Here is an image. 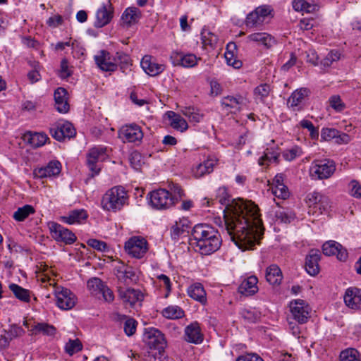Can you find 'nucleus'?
Listing matches in <instances>:
<instances>
[{"label": "nucleus", "mask_w": 361, "mask_h": 361, "mask_svg": "<svg viewBox=\"0 0 361 361\" xmlns=\"http://www.w3.org/2000/svg\"><path fill=\"white\" fill-rule=\"evenodd\" d=\"M216 202L225 205L224 224L231 240L242 250L252 249L264 231L258 206L240 198L230 201L225 187L217 190L216 199L211 202Z\"/></svg>", "instance_id": "f257e3e1"}, {"label": "nucleus", "mask_w": 361, "mask_h": 361, "mask_svg": "<svg viewBox=\"0 0 361 361\" xmlns=\"http://www.w3.org/2000/svg\"><path fill=\"white\" fill-rule=\"evenodd\" d=\"M191 235L196 248L202 255H207L217 251L221 245V239L216 229L207 224L195 225Z\"/></svg>", "instance_id": "f03ea898"}, {"label": "nucleus", "mask_w": 361, "mask_h": 361, "mask_svg": "<svg viewBox=\"0 0 361 361\" xmlns=\"http://www.w3.org/2000/svg\"><path fill=\"white\" fill-rule=\"evenodd\" d=\"M128 200L126 190L122 186H115L108 190L103 195L101 204L106 211L120 210Z\"/></svg>", "instance_id": "7ed1b4c3"}, {"label": "nucleus", "mask_w": 361, "mask_h": 361, "mask_svg": "<svg viewBox=\"0 0 361 361\" xmlns=\"http://www.w3.org/2000/svg\"><path fill=\"white\" fill-rule=\"evenodd\" d=\"M54 295L56 306L62 310L73 309L78 301L76 295L68 288L54 284Z\"/></svg>", "instance_id": "20e7f679"}, {"label": "nucleus", "mask_w": 361, "mask_h": 361, "mask_svg": "<svg viewBox=\"0 0 361 361\" xmlns=\"http://www.w3.org/2000/svg\"><path fill=\"white\" fill-rule=\"evenodd\" d=\"M150 205L156 209H167L176 204V197L165 189H158L149 193Z\"/></svg>", "instance_id": "39448f33"}, {"label": "nucleus", "mask_w": 361, "mask_h": 361, "mask_svg": "<svg viewBox=\"0 0 361 361\" xmlns=\"http://www.w3.org/2000/svg\"><path fill=\"white\" fill-rule=\"evenodd\" d=\"M336 171L334 161L330 159L315 160L310 167V175L314 179H326Z\"/></svg>", "instance_id": "423d86ee"}, {"label": "nucleus", "mask_w": 361, "mask_h": 361, "mask_svg": "<svg viewBox=\"0 0 361 361\" xmlns=\"http://www.w3.org/2000/svg\"><path fill=\"white\" fill-rule=\"evenodd\" d=\"M107 157L106 148L104 147L97 146L89 150L87 154V164L92 176L99 174L101 169L99 163L104 161Z\"/></svg>", "instance_id": "0eeeda50"}, {"label": "nucleus", "mask_w": 361, "mask_h": 361, "mask_svg": "<svg viewBox=\"0 0 361 361\" xmlns=\"http://www.w3.org/2000/svg\"><path fill=\"white\" fill-rule=\"evenodd\" d=\"M125 250L132 257L141 259L148 250V244L144 238L133 236L126 242Z\"/></svg>", "instance_id": "6e6552de"}, {"label": "nucleus", "mask_w": 361, "mask_h": 361, "mask_svg": "<svg viewBox=\"0 0 361 361\" xmlns=\"http://www.w3.org/2000/svg\"><path fill=\"white\" fill-rule=\"evenodd\" d=\"M87 288L90 293L94 296L102 295L106 302H112L114 300L113 291L100 279L94 277L88 280Z\"/></svg>", "instance_id": "1a4fd4ad"}, {"label": "nucleus", "mask_w": 361, "mask_h": 361, "mask_svg": "<svg viewBox=\"0 0 361 361\" xmlns=\"http://www.w3.org/2000/svg\"><path fill=\"white\" fill-rule=\"evenodd\" d=\"M49 228L51 237L57 242L71 245L76 241L77 238L72 231L57 223L50 222Z\"/></svg>", "instance_id": "9d476101"}, {"label": "nucleus", "mask_w": 361, "mask_h": 361, "mask_svg": "<svg viewBox=\"0 0 361 361\" xmlns=\"http://www.w3.org/2000/svg\"><path fill=\"white\" fill-rule=\"evenodd\" d=\"M290 311L292 317L299 324H305L310 317V307L302 300H295L290 302Z\"/></svg>", "instance_id": "9b49d317"}, {"label": "nucleus", "mask_w": 361, "mask_h": 361, "mask_svg": "<svg viewBox=\"0 0 361 361\" xmlns=\"http://www.w3.org/2000/svg\"><path fill=\"white\" fill-rule=\"evenodd\" d=\"M118 137L123 142L140 143L143 137V132L140 126L131 123L119 129Z\"/></svg>", "instance_id": "f8f14e48"}, {"label": "nucleus", "mask_w": 361, "mask_h": 361, "mask_svg": "<svg viewBox=\"0 0 361 361\" xmlns=\"http://www.w3.org/2000/svg\"><path fill=\"white\" fill-rule=\"evenodd\" d=\"M97 66L102 71L114 72L117 70L116 58L106 50H100L94 55Z\"/></svg>", "instance_id": "ddd939ff"}, {"label": "nucleus", "mask_w": 361, "mask_h": 361, "mask_svg": "<svg viewBox=\"0 0 361 361\" xmlns=\"http://www.w3.org/2000/svg\"><path fill=\"white\" fill-rule=\"evenodd\" d=\"M221 104L226 111L231 114H236L247 106V99L239 94L228 95L222 98Z\"/></svg>", "instance_id": "4468645a"}, {"label": "nucleus", "mask_w": 361, "mask_h": 361, "mask_svg": "<svg viewBox=\"0 0 361 361\" xmlns=\"http://www.w3.org/2000/svg\"><path fill=\"white\" fill-rule=\"evenodd\" d=\"M114 16V8L110 0L103 3L97 9L95 14V20L94 26L97 28H101L108 25Z\"/></svg>", "instance_id": "2eb2a0df"}, {"label": "nucleus", "mask_w": 361, "mask_h": 361, "mask_svg": "<svg viewBox=\"0 0 361 361\" xmlns=\"http://www.w3.org/2000/svg\"><path fill=\"white\" fill-rule=\"evenodd\" d=\"M118 298L125 305L135 306L137 302L140 303L144 299V295L141 290L131 288H119L118 289Z\"/></svg>", "instance_id": "dca6fc26"}, {"label": "nucleus", "mask_w": 361, "mask_h": 361, "mask_svg": "<svg viewBox=\"0 0 361 361\" xmlns=\"http://www.w3.org/2000/svg\"><path fill=\"white\" fill-rule=\"evenodd\" d=\"M144 341L150 348L154 349H164L166 345L164 335L157 329H146L144 334Z\"/></svg>", "instance_id": "f3484780"}, {"label": "nucleus", "mask_w": 361, "mask_h": 361, "mask_svg": "<svg viewBox=\"0 0 361 361\" xmlns=\"http://www.w3.org/2000/svg\"><path fill=\"white\" fill-rule=\"evenodd\" d=\"M61 171V164L57 160L50 161L45 166L35 168L33 171L36 178H54Z\"/></svg>", "instance_id": "a211bd4d"}, {"label": "nucleus", "mask_w": 361, "mask_h": 361, "mask_svg": "<svg viewBox=\"0 0 361 361\" xmlns=\"http://www.w3.org/2000/svg\"><path fill=\"white\" fill-rule=\"evenodd\" d=\"M51 136L58 141H63L66 138L70 139L75 135L73 126L68 122L59 123L50 128Z\"/></svg>", "instance_id": "6ab92c4d"}, {"label": "nucleus", "mask_w": 361, "mask_h": 361, "mask_svg": "<svg viewBox=\"0 0 361 361\" xmlns=\"http://www.w3.org/2000/svg\"><path fill=\"white\" fill-rule=\"evenodd\" d=\"M140 65L143 71L150 76H157L165 70V65L157 62L156 59L150 55L142 57Z\"/></svg>", "instance_id": "aec40b11"}, {"label": "nucleus", "mask_w": 361, "mask_h": 361, "mask_svg": "<svg viewBox=\"0 0 361 361\" xmlns=\"http://www.w3.org/2000/svg\"><path fill=\"white\" fill-rule=\"evenodd\" d=\"M322 252L327 256L336 255L340 261H345L348 258L346 249L334 240H329L324 243Z\"/></svg>", "instance_id": "412c9836"}, {"label": "nucleus", "mask_w": 361, "mask_h": 361, "mask_svg": "<svg viewBox=\"0 0 361 361\" xmlns=\"http://www.w3.org/2000/svg\"><path fill=\"white\" fill-rule=\"evenodd\" d=\"M343 300L345 305L353 310L361 308V289L350 287L346 289Z\"/></svg>", "instance_id": "4be33fe9"}, {"label": "nucleus", "mask_w": 361, "mask_h": 361, "mask_svg": "<svg viewBox=\"0 0 361 361\" xmlns=\"http://www.w3.org/2000/svg\"><path fill=\"white\" fill-rule=\"evenodd\" d=\"M321 253L319 250H311L305 259V270L311 276H316L319 272V261Z\"/></svg>", "instance_id": "5701e85b"}, {"label": "nucleus", "mask_w": 361, "mask_h": 361, "mask_svg": "<svg viewBox=\"0 0 361 361\" xmlns=\"http://www.w3.org/2000/svg\"><path fill=\"white\" fill-rule=\"evenodd\" d=\"M185 340L192 343L199 344L203 341V334L197 322L188 325L185 329Z\"/></svg>", "instance_id": "b1692460"}, {"label": "nucleus", "mask_w": 361, "mask_h": 361, "mask_svg": "<svg viewBox=\"0 0 361 361\" xmlns=\"http://www.w3.org/2000/svg\"><path fill=\"white\" fill-rule=\"evenodd\" d=\"M258 279L255 276H250L243 281L238 287V292L244 295H253L258 292Z\"/></svg>", "instance_id": "393cba45"}, {"label": "nucleus", "mask_w": 361, "mask_h": 361, "mask_svg": "<svg viewBox=\"0 0 361 361\" xmlns=\"http://www.w3.org/2000/svg\"><path fill=\"white\" fill-rule=\"evenodd\" d=\"M191 227L190 221L185 217L180 218L172 225L170 232L173 239H178L185 233H188Z\"/></svg>", "instance_id": "a878e982"}, {"label": "nucleus", "mask_w": 361, "mask_h": 361, "mask_svg": "<svg viewBox=\"0 0 361 361\" xmlns=\"http://www.w3.org/2000/svg\"><path fill=\"white\" fill-rule=\"evenodd\" d=\"M67 92L63 87L57 88L54 92L55 106L56 110L62 114L67 113L69 110V104L67 100Z\"/></svg>", "instance_id": "bb28decb"}, {"label": "nucleus", "mask_w": 361, "mask_h": 361, "mask_svg": "<svg viewBox=\"0 0 361 361\" xmlns=\"http://www.w3.org/2000/svg\"><path fill=\"white\" fill-rule=\"evenodd\" d=\"M187 293L192 299L198 301L202 305L206 304L207 294L202 283H195L190 285L188 288Z\"/></svg>", "instance_id": "cd10ccee"}, {"label": "nucleus", "mask_w": 361, "mask_h": 361, "mask_svg": "<svg viewBox=\"0 0 361 361\" xmlns=\"http://www.w3.org/2000/svg\"><path fill=\"white\" fill-rule=\"evenodd\" d=\"M23 139L32 147L37 148L44 145L49 140L47 134L44 133H27L24 135Z\"/></svg>", "instance_id": "c85d7f7f"}, {"label": "nucleus", "mask_w": 361, "mask_h": 361, "mask_svg": "<svg viewBox=\"0 0 361 361\" xmlns=\"http://www.w3.org/2000/svg\"><path fill=\"white\" fill-rule=\"evenodd\" d=\"M87 216V212L83 209H80L71 211L67 215L62 216L61 219L68 224H79L85 221Z\"/></svg>", "instance_id": "c756f323"}, {"label": "nucleus", "mask_w": 361, "mask_h": 361, "mask_svg": "<svg viewBox=\"0 0 361 361\" xmlns=\"http://www.w3.org/2000/svg\"><path fill=\"white\" fill-rule=\"evenodd\" d=\"M310 91L307 88H300L294 91L289 97L287 104L288 107L293 110L299 109L300 104L304 99L308 95Z\"/></svg>", "instance_id": "7c9ffc66"}, {"label": "nucleus", "mask_w": 361, "mask_h": 361, "mask_svg": "<svg viewBox=\"0 0 361 361\" xmlns=\"http://www.w3.org/2000/svg\"><path fill=\"white\" fill-rule=\"evenodd\" d=\"M172 57H174L177 61L178 65H180L185 68H192L197 64L198 60L200 58H197L195 54H183L182 53H173Z\"/></svg>", "instance_id": "2f4dec72"}, {"label": "nucleus", "mask_w": 361, "mask_h": 361, "mask_svg": "<svg viewBox=\"0 0 361 361\" xmlns=\"http://www.w3.org/2000/svg\"><path fill=\"white\" fill-rule=\"evenodd\" d=\"M280 152L277 147L267 148L264 154L258 159L259 166H267L271 163H278Z\"/></svg>", "instance_id": "473e14b6"}, {"label": "nucleus", "mask_w": 361, "mask_h": 361, "mask_svg": "<svg viewBox=\"0 0 361 361\" xmlns=\"http://www.w3.org/2000/svg\"><path fill=\"white\" fill-rule=\"evenodd\" d=\"M141 17V11L136 7H129L125 10L121 16L123 23L130 26L138 22Z\"/></svg>", "instance_id": "72a5a7b5"}, {"label": "nucleus", "mask_w": 361, "mask_h": 361, "mask_svg": "<svg viewBox=\"0 0 361 361\" xmlns=\"http://www.w3.org/2000/svg\"><path fill=\"white\" fill-rule=\"evenodd\" d=\"M247 38L250 41L264 45L267 48L271 47L276 44L275 39L266 32H256L250 35Z\"/></svg>", "instance_id": "f704fd0d"}, {"label": "nucleus", "mask_w": 361, "mask_h": 361, "mask_svg": "<svg viewBox=\"0 0 361 361\" xmlns=\"http://www.w3.org/2000/svg\"><path fill=\"white\" fill-rule=\"evenodd\" d=\"M283 275L280 268L276 264H271L267 268L266 279L271 285H279Z\"/></svg>", "instance_id": "c9c22d12"}, {"label": "nucleus", "mask_w": 361, "mask_h": 361, "mask_svg": "<svg viewBox=\"0 0 361 361\" xmlns=\"http://www.w3.org/2000/svg\"><path fill=\"white\" fill-rule=\"evenodd\" d=\"M117 277L126 284L135 282L137 279L134 269L128 266H123L117 270Z\"/></svg>", "instance_id": "e433bc0d"}, {"label": "nucleus", "mask_w": 361, "mask_h": 361, "mask_svg": "<svg viewBox=\"0 0 361 361\" xmlns=\"http://www.w3.org/2000/svg\"><path fill=\"white\" fill-rule=\"evenodd\" d=\"M166 115L171 121L170 125L173 128L181 132H183L188 129V123L179 114L169 111L166 113Z\"/></svg>", "instance_id": "4c0bfd02"}, {"label": "nucleus", "mask_w": 361, "mask_h": 361, "mask_svg": "<svg viewBox=\"0 0 361 361\" xmlns=\"http://www.w3.org/2000/svg\"><path fill=\"white\" fill-rule=\"evenodd\" d=\"M214 161L212 159L204 161L192 169V174L196 178H200L213 171Z\"/></svg>", "instance_id": "58836bf2"}, {"label": "nucleus", "mask_w": 361, "mask_h": 361, "mask_svg": "<svg viewBox=\"0 0 361 361\" xmlns=\"http://www.w3.org/2000/svg\"><path fill=\"white\" fill-rule=\"evenodd\" d=\"M293 7L296 11L312 13L317 9V5L312 0H293Z\"/></svg>", "instance_id": "ea45409f"}, {"label": "nucleus", "mask_w": 361, "mask_h": 361, "mask_svg": "<svg viewBox=\"0 0 361 361\" xmlns=\"http://www.w3.org/2000/svg\"><path fill=\"white\" fill-rule=\"evenodd\" d=\"M9 289L18 300L25 302H28L30 301V291L29 290L23 288L16 283H11L9 285Z\"/></svg>", "instance_id": "a19ab883"}, {"label": "nucleus", "mask_w": 361, "mask_h": 361, "mask_svg": "<svg viewBox=\"0 0 361 361\" xmlns=\"http://www.w3.org/2000/svg\"><path fill=\"white\" fill-rule=\"evenodd\" d=\"M181 113L186 116L191 123H197L201 121L203 114L198 109L192 106H185L181 109Z\"/></svg>", "instance_id": "79ce46f5"}, {"label": "nucleus", "mask_w": 361, "mask_h": 361, "mask_svg": "<svg viewBox=\"0 0 361 361\" xmlns=\"http://www.w3.org/2000/svg\"><path fill=\"white\" fill-rule=\"evenodd\" d=\"M35 212L34 207L30 204H25L19 207L13 214V218L17 221H23L30 214Z\"/></svg>", "instance_id": "37998d69"}, {"label": "nucleus", "mask_w": 361, "mask_h": 361, "mask_svg": "<svg viewBox=\"0 0 361 361\" xmlns=\"http://www.w3.org/2000/svg\"><path fill=\"white\" fill-rule=\"evenodd\" d=\"M162 315L170 319H176L184 316V311L177 305H170L161 312Z\"/></svg>", "instance_id": "c03bdc74"}, {"label": "nucleus", "mask_w": 361, "mask_h": 361, "mask_svg": "<svg viewBox=\"0 0 361 361\" xmlns=\"http://www.w3.org/2000/svg\"><path fill=\"white\" fill-rule=\"evenodd\" d=\"M201 35L202 44L205 47H210L212 48L218 43V36L207 29H203Z\"/></svg>", "instance_id": "a18cd8bd"}, {"label": "nucleus", "mask_w": 361, "mask_h": 361, "mask_svg": "<svg viewBox=\"0 0 361 361\" xmlns=\"http://www.w3.org/2000/svg\"><path fill=\"white\" fill-rule=\"evenodd\" d=\"M325 195L321 194L319 192L314 191L310 192L307 196V202L309 204L310 210L309 213L314 214L315 206H317L319 202L323 199Z\"/></svg>", "instance_id": "49530a36"}, {"label": "nucleus", "mask_w": 361, "mask_h": 361, "mask_svg": "<svg viewBox=\"0 0 361 361\" xmlns=\"http://www.w3.org/2000/svg\"><path fill=\"white\" fill-rule=\"evenodd\" d=\"M33 334L42 333L47 336H53L56 333V329L47 323H37L31 329Z\"/></svg>", "instance_id": "de8ad7c7"}, {"label": "nucleus", "mask_w": 361, "mask_h": 361, "mask_svg": "<svg viewBox=\"0 0 361 361\" xmlns=\"http://www.w3.org/2000/svg\"><path fill=\"white\" fill-rule=\"evenodd\" d=\"M235 47V43H230L227 45V51L225 53V59L228 66H233L234 68H240L242 66V61L238 60L233 53L228 50V49Z\"/></svg>", "instance_id": "09e8293b"}, {"label": "nucleus", "mask_w": 361, "mask_h": 361, "mask_svg": "<svg viewBox=\"0 0 361 361\" xmlns=\"http://www.w3.org/2000/svg\"><path fill=\"white\" fill-rule=\"evenodd\" d=\"M340 361H360V355L356 349L348 348L340 353Z\"/></svg>", "instance_id": "8fccbe9b"}, {"label": "nucleus", "mask_w": 361, "mask_h": 361, "mask_svg": "<svg viewBox=\"0 0 361 361\" xmlns=\"http://www.w3.org/2000/svg\"><path fill=\"white\" fill-rule=\"evenodd\" d=\"M275 217L276 220L280 221L281 223L287 224L295 219V214L288 209L280 208L275 212Z\"/></svg>", "instance_id": "3c124183"}, {"label": "nucleus", "mask_w": 361, "mask_h": 361, "mask_svg": "<svg viewBox=\"0 0 361 361\" xmlns=\"http://www.w3.org/2000/svg\"><path fill=\"white\" fill-rule=\"evenodd\" d=\"M270 92L271 87L268 84L264 83L258 85L254 90L255 99L263 102L269 96Z\"/></svg>", "instance_id": "603ef678"}, {"label": "nucleus", "mask_w": 361, "mask_h": 361, "mask_svg": "<svg viewBox=\"0 0 361 361\" xmlns=\"http://www.w3.org/2000/svg\"><path fill=\"white\" fill-rule=\"evenodd\" d=\"M116 58L117 66L119 64L120 68L123 72L131 66L130 59L128 55L123 52H116L114 56Z\"/></svg>", "instance_id": "864d4df0"}, {"label": "nucleus", "mask_w": 361, "mask_h": 361, "mask_svg": "<svg viewBox=\"0 0 361 361\" xmlns=\"http://www.w3.org/2000/svg\"><path fill=\"white\" fill-rule=\"evenodd\" d=\"M82 348V343L78 338L74 340L70 339L65 345V350L70 355H73V354L80 351Z\"/></svg>", "instance_id": "5fc2aeb1"}, {"label": "nucleus", "mask_w": 361, "mask_h": 361, "mask_svg": "<svg viewBox=\"0 0 361 361\" xmlns=\"http://www.w3.org/2000/svg\"><path fill=\"white\" fill-rule=\"evenodd\" d=\"M271 193L277 198L286 200L290 195L287 186L283 184L281 186H270Z\"/></svg>", "instance_id": "6e6d98bb"}, {"label": "nucleus", "mask_w": 361, "mask_h": 361, "mask_svg": "<svg viewBox=\"0 0 361 361\" xmlns=\"http://www.w3.org/2000/svg\"><path fill=\"white\" fill-rule=\"evenodd\" d=\"M314 214H328L331 207L330 199L327 196H324L319 202L317 206H315Z\"/></svg>", "instance_id": "4d7b16f0"}, {"label": "nucleus", "mask_w": 361, "mask_h": 361, "mask_svg": "<svg viewBox=\"0 0 361 361\" xmlns=\"http://www.w3.org/2000/svg\"><path fill=\"white\" fill-rule=\"evenodd\" d=\"M263 23V20L261 19V17H259L256 10L253 11L247 15L245 21L247 27H250L262 25Z\"/></svg>", "instance_id": "13d9d810"}, {"label": "nucleus", "mask_w": 361, "mask_h": 361, "mask_svg": "<svg viewBox=\"0 0 361 361\" xmlns=\"http://www.w3.org/2000/svg\"><path fill=\"white\" fill-rule=\"evenodd\" d=\"M349 194L357 199H361V184L356 180H352L348 186Z\"/></svg>", "instance_id": "bf43d9fd"}, {"label": "nucleus", "mask_w": 361, "mask_h": 361, "mask_svg": "<svg viewBox=\"0 0 361 361\" xmlns=\"http://www.w3.org/2000/svg\"><path fill=\"white\" fill-rule=\"evenodd\" d=\"M302 154V151L300 147L295 146L289 149H287L283 152V158L289 161L294 160L295 158L300 157Z\"/></svg>", "instance_id": "052dcab7"}, {"label": "nucleus", "mask_w": 361, "mask_h": 361, "mask_svg": "<svg viewBox=\"0 0 361 361\" xmlns=\"http://www.w3.org/2000/svg\"><path fill=\"white\" fill-rule=\"evenodd\" d=\"M241 316L247 322L255 323L259 319L260 313L255 310H243Z\"/></svg>", "instance_id": "680f3d73"}, {"label": "nucleus", "mask_w": 361, "mask_h": 361, "mask_svg": "<svg viewBox=\"0 0 361 361\" xmlns=\"http://www.w3.org/2000/svg\"><path fill=\"white\" fill-rule=\"evenodd\" d=\"M159 286L166 290L164 297L167 298L171 291V281L169 277L165 274H160L157 276Z\"/></svg>", "instance_id": "e2e57ef3"}, {"label": "nucleus", "mask_w": 361, "mask_h": 361, "mask_svg": "<svg viewBox=\"0 0 361 361\" xmlns=\"http://www.w3.org/2000/svg\"><path fill=\"white\" fill-rule=\"evenodd\" d=\"M329 102L330 106L338 112L342 111L345 107V104L342 102L338 95L331 96L329 99Z\"/></svg>", "instance_id": "0e129e2a"}, {"label": "nucleus", "mask_w": 361, "mask_h": 361, "mask_svg": "<svg viewBox=\"0 0 361 361\" xmlns=\"http://www.w3.org/2000/svg\"><path fill=\"white\" fill-rule=\"evenodd\" d=\"M137 322L133 318H127L124 322V331L128 336L135 334L137 328Z\"/></svg>", "instance_id": "69168bd1"}, {"label": "nucleus", "mask_w": 361, "mask_h": 361, "mask_svg": "<svg viewBox=\"0 0 361 361\" xmlns=\"http://www.w3.org/2000/svg\"><path fill=\"white\" fill-rule=\"evenodd\" d=\"M340 58V54L338 51H331L328 53L326 57L322 61V64L328 67L330 66L334 61L338 60Z\"/></svg>", "instance_id": "338daca9"}, {"label": "nucleus", "mask_w": 361, "mask_h": 361, "mask_svg": "<svg viewBox=\"0 0 361 361\" xmlns=\"http://www.w3.org/2000/svg\"><path fill=\"white\" fill-rule=\"evenodd\" d=\"M129 161L134 169L139 170L142 162V155L138 152H133L129 157Z\"/></svg>", "instance_id": "774afa93"}]
</instances>
